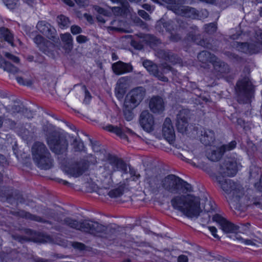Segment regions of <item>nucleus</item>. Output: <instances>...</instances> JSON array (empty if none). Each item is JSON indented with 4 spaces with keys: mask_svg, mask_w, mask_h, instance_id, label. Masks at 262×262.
<instances>
[{
    "mask_svg": "<svg viewBox=\"0 0 262 262\" xmlns=\"http://www.w3.org/2000/svg\"><path fill=\"white\" fill-rule=\"evenodd\" d=\"M171 204L173 208L190 218L198 217L201 212L200 199L191 194L176 196Z\"/></svg>",
    "mask_w": 262,
    "mask_h": 262,
    "instance_id": "1",
    "label": "nucleus"
},
{
    "mask_svg": "<svg viewBox=\"0 0 262 262\" xmlns=\"http://www.w3.org/2000/svg\"><path fill=\"white\" fill-rule=\"evenodd\" d=\"M224 177L217 176L216 181L225 192L232 195L230 203L231 207L235 209V214L238 215L241 211L244 210L243 206L239 203L240 199L243 195V191L240 190V187L237 183L231 180L225 179Z\"/></svg>",
    "mask_w": 262,
    "mask_h": 262,
    "instance_id": "2",
    "label": "nucleus"
},
{
    "mask_svg": "<svg viewBox=\"0 0 262 262\" xmlns=\"http://www.w3.org/2000/svg\"><path fill=\"white\" fill-rule=\"evenodd\" d=\"M33 160L40 169L48 170L53 166V159L47 146L42 142H36L32 147Z\"/></svg>",
    "mask_w": 262,
    "mask_h": 262,
    "instance_id": "3",
    "label": "nucleus"
},
{
    "mask_svg": "<svg viewBox=\"0 0 262 262\" xmlns=\"http://www.w3.org/2000/svg\"><path fill=\"white\" fill-rule=\"evenodd\" d=\"M162 187L169 192L186 193L193 191L191 184L174 174H169L163 179Z\"/></svg>",
    "mask_w": 262,
    "mask_h": 262,
    "instance_id": "4",
    "label": "nucleus"
},
{
    "mask_svg": "<svg viewBox=\"0 0 262 262\" xmlns=\"http://www.w3.org/2000/svg\"><path fill=\"white\" fill-rule=\"evenodd\" d=\"M235 90L239 103H247L250 101L253 93V90L248 76H245L237 82Z\"/></svg>",
    "mask_w": 262,
    "mask_h": 262,
    "instance_id": "5",
    "label": "nucleus"
},
{
    "mask_svg": "<svg viewBox=\"0 0 262 262\" xmlns=\"http://www.w3.org/2000/svg\"><path fill=\"white\" fill-rule=\"evenodd\" d=\"M142 64L150 75H153L158 80L163 82L168 81V78L164 76V74L170 71L172 68L167 63L161 64V66H158L152 61L146 59L143 61Z\"/></svg>",
    "mask_w": 262,
    "mask_h": 262,
    "instance_id": "6",
    "label": "nucleus"
},
{
    "mask_svg": "<svg viewBox=\"0 0 262 262\" xmlns=\"http://www.w3.org/2000/svg\"><path fill=\"white\" fill-rule=\"evenodd\" d=\"M145 89L142 86L134 88L126 96L124 106L130 108L137 107L145 95Z\"/></svg>",
    "mask_w": 262,
    "mask_h": 262,
    "instance_id": "7",
    "label": "nucleus"
},
{
    "mask_svg": "<svg viewBox=\"0 0 262 262\" xmlns=\"http://www.w3.org/2000/svg\"><path fill=\"white\" fill-rule=\"evenodd\" d=\"M104 169L110 176L117 170L122 171L124 173L127 172L126 163L122 159L112 155L108 156L107 162L104 165Z\"/></svg>",
    "mask_w": 262,
    "mask_h": 262,
    "instance_id": "8",
    "label": "nucleus"
},
{
    "mask_svg": "<svg viewBox=\"0 0 262 262\" xmlns=\"http://www.w3.org/2000/svg\"><path fill=\"white\" fill-rule=\"evenodd\" d=\"M236 144V141L233 140L228 144H223L220 147L211 148L207 151V157L211 161H218L225 152L234 149Z\"/></svg>",
    "mask_w": 262,
    "mask_h": 262,
    "instance_id": "9",
    "label": "nucleus"
},
{
    "mask_svg": "<svg viewBox=\"0 0 262 262\" xmlns=\"http://www.w3.org/2000/svg\"><path fill=\"white\" fill-rule=\"evenodd\" d=\"M146 174L149 189L154 193L158 192L162 187V176L156 172V168L147 169Z\"/></svg>",
    "mask_w": 262,
    "mask_h": 262,
    "instance_id": "10",
    "label": "nucleus"
},
{
    "mask_svg": "<svg viewBox=\"0 0 262 262\" xmlns=\"http://www.w3.org/2000/svg\"><path fill=\"white\" fill-rule=\"evenodd\" d=\"M80 226L79 230L94 235L105 232L108 229L107 227L91 220L81 221Z\"/></svg>",
    "mask_w": 262,
    "mask_h": 262,
    "instance_id": "11",
    "label": "nucleus"
},
{
    "mask_svg": "<svg viewBox=\"0 0 262 262\" xmlns=\"http://www.w3.org/2000/svg\"><path fill=\"white\" fill-rule=\"evenodd\" d=\"M237 170V159L234 157H227L220 165L219 172L222 177H233L236 174Z\"/></svg>",
    "mask_w": 262,
    "mask_h": 262,
    "instance_id": "12",
    "label": "nucleus"
},
{
    "mask_svg": "<svg viewBox=\"0 0 262 262\" xmlns=\"http://www.w3.org/2000/svg\"><path fill=\"white\" fill-rule=\"evenodd\" d=\"M89 167V161L82 159L72 162L68 167L67 171L71 176L77 178L87 171Z\"/></svg>",
    "mask_w": 262,
    "mask_h": 262,
    "instance_id": "13",
    "label": "nucleus"
},
{
    "mask_svg": "<svg viewBox=\"0 0 262 262\" xmlns=\"http://www.w3.org/2000/svg\"><path fill=\"white\" fill-rule=\"evenodd\" d=\"M34 43L39 50L49 57H54L55 45L38 34L33 38Z\"/></svg>",
    "mask_w": 262,
    "mask_h": 262,
    "instance_id": "14",
    "label": "nucleus"
},
{
    "mask_svg": "<svg viewBox=\"0 0 262 262\" xmlns=\"http://www.w3.org/2000/svg\"><path fill=\"white\" fill-rule=\"evenodd\" d=\"M48 144L51 150L57 155H62L66 152L68 143L63 138H52L48 140Z\"/></svg>",
    "mask_w": 262,
    "mask_h": 262,
    "instance_id": "15",
    "label": "nucleus"
},
{
    "mask_svg": "<svg viewBox=\"0 0 262 262\" xmlns=\"http://www.w3.org/2000/svg\"><path fill=\"white\" fill-rule=\"evenodd\" d=\"M190 117V111L188 109H182L177 115L176 125L179 132L186 133L188 126V119Z\"/></svg>",
    "mask_w": 262,
    "mask_h": 262,
    "instance_id": "16",
    "label": "nucleus"
},
{
    "mask_svg": "<svg viewBox=\"0 0 262 262\" xmlns=\"http://www.w3.org/2000/svg\"><path fill=\"white\" fill-rule=\"evenodd\" d=\"M193 129L196 132L198 137L204 145H211L214 143L215 137L214 132L209 129L203 128L200 127H194Z\"/></svg>",
    "mask_w": 262,
    "mask_h": 262,
    "instance_id": "17",
    "label": "nucleus"
},
{
    "mask_svg": "<svg viewBox=\"0 0 262 262\" xmlns=\"http://www.w3.org/2000/svg\"><path fill=\"white\" fill-rule=\"evenodd\" d=\"M249 180L253 184L255 188L262 192V174L260 169L255 165H252L249 169Z\"/></svg>",
    "mask_w": 262,
    "mask_h": 262,
    "instance_id": "18",
    "label": "nucleus"
},
{
    "mask_svg": "<svg viewBox=\"0 0 262 262\" xmlns=\"http://www.w3.org/2000/svg\"><path fill=\"white\" fill-rule=\"evenodd\" d=\"M212 220L217 223L222 230L226 233H235L238 230V226L227 221L219 214L214 215Z\"/></svg>",
    "mask_w": 262,
    "mask_h": 262,
    "instance_id": "19",
    "label": "nucleus"
},
{
    "mask_svg": "<svg viewBox=\"0 0 262 262\" xmlns=\"http://www.w3.org/2000/svg\"><path fill=\"white\" fill-rule=\"evenodd\" d=\"M36 28L40 33L49 39L54 41H56V40L58 39L56 36V30L48 23L45 21H40L37 23Z\"/></svg>",
    "mask_w": 262,
    "mask_h": 262,
    "instance_id": "20",
    "label": "nucleus"
},
{
    "mask_svg": "<svg viewBox=\"0 0 262 262\" xmlns=\"http://www.w3.org/2000/svg\"><path fill=\"white\" fill-rule=\"evenodd\" d=\"M139 121L144 130L147 132L154 130V118L148 111L145 110L142 112L140 116Z\"/></svg>",
    "mask_w": 262,
    "mask_h": 262,
    "instance_id": "21",
    "label": "nucleus"
},
{
    "mask_svg": "<svg viewBox=\"0 0 262 262\" xmlns=\"http://www.w3.org/2000/svg\"><path fill=\"white\" fill-rule=\"evenodd\" d=\"M105 129L108 130L109 132L116 134L121 138L127 140H128V137L126 134H128L132 136L139 137L132 130L126 127H119L117 126L109 125L105 127Z\"/></svg>",
    "mask_w": 262,
    "mask_h": 262,
    "instance_id": "22",
    "label": "nucleus"
},
{
    "mask_svg": "<svg viewBox=\"0 0 262 262\" xmlns=\"http://www.w3.org/2000/svg\"><path fill=\"white\" fill-rule=\"evenodd\" d=\"M157 56L168 61L172 64L180 63L181 58L179 56L169 50H159L156 53Z\"/></svg>",
    "mask_w": 262,
    "mask_h": 262,
    "instance_id": "23",
    "label": "nucleus"
},
{
    "mask_svg": "<svg viewBox=\"0 0 262 262\" xmlns=\"http://www.w3.org/2000/svg\"><path fill=\"white\" fill-rule=\"evenodd\" d=\"M162 133L164 137L168 141H172L175 138V132L170 118H166L163 124Z\"/></svg>",
    "mask_w": 262,
    "mask_h": 262,
    "instance_id": "24",
    "label": "nucleus"
},
{
    "mask_svg": "<svg viewBox=\"0 0 262 262\" xmlns=\"http://www.w3.org/2000/svg\"><path fill=\"white\" fill-rule=\"evenodd\" d=\"M112 68L113 72L118 75L129 73L133 70V67L130 63H125L121 61L114 63Z\"/></svg>",
    "mask_w": 262,
    "mask_h": 262,
    "instance_id": "25",
    "label": "nucleus"
},
{
    "mask_svg": "<svg viewBox=\"0 0 262 262\" xmlns=\"http://www.w3.org/2000/svg\"><path fill=\"white\" fill-rule=\"evenodd\" d=\"M149 106L154 113H162L164 110L163 98L159 96H153L149 101Z\"/></svg>",
    "mask_w": 262,
    "mask_h": 262,
    "instance_id": "26",
    "label": "nucleus"
},
{
    "mask_svg": "<svg viewBox=\"0 0 262 262\" xmlns=\"http://www.w3.org/2000/svg\"><path fill=\"white\" fill-rule=\"evenodd\" d=\"M192 39L198 45L210 49L213 51L217 50L216 47L213 46L207 39L202 38L200 35H193Z\"/></svg>",
    "mask_w": 262,
    "mask_h": 262,
    "instance_id": "27",
    "label": "nucleus"
},
{
    "mask_svg": "<svg viewBox=\"0 0 262 262\" xmlns=\"http://www.w3.org/2000/svg\"><path fill=\"white\" fill-rule=\"evenodd\" d=\"M212 64L214 70L217 72L221 74H226L229 72L228 65L217 58L213 61Z\"/></svg>",
    "mask_w": 262,
    "mask_h": 262,
    "instance_id": "28",
    "label": "nucleus"
},
{
    "mask_svg": "<svg viewBox=\"0 0 262 262\" xmlns=\"http://www.w3.org/2000/svg\"><path fill=\"white\" fill-rule=\"evenodd\" d=\"M0 39L14 46L13 35L8 29L5 27L0 28Z\"/></svg>",
    "mask_w": 262,
    "mask_h": 262,
    "instance_id": "29",
    "label": "nucleus"
},
{
    "mask_svg": "<svg viewBox=\"0 0 262 262\" xmlns=\"http://www.w3.org/2000/svg\"><path fill=\"white\" fill-rule=\"evenodd\" d=\"M198 58L202 63H212L214 60L216 59V57L208 51H203L198 54Z\"/></svg>",
    "mask_w": 262,
    "mask_h": 262,
    "instance_id": "30",
    "label": "nucleus"
},
{
    "mask_svg": "<svg viewBox=\"0 0 262 262\" xmlns=\"http://www.w3.org/2000/svg\"><path fill=\"white\" fill-rule=\"evenodd\" d=\"M18 215L23 218H25L26 219H29L32 221H34L41 223H47L49 224H51V222L43 219L41 217L32 214L29 212H26L24 210H21L17 213Z\"/></svg>",
    "mask_w": 262,
    "mask_h": 262,
    "instance_id": "31",
    "label": "nucleus"
},
{
    "mask_svg": "<svg viewBox=\"0 0 262 262\" xmlns=\"http://www.w3.org/2000/svg\"><path fill=\"white\" fill-rule=\"evenodd\" d=\"M181 11L182 15L186 17L195 18L198 16L196 10L189 6H183Z\"/></svg>",
    "mask_w": 262,
    "mask_h": 262,
    "instance_id": "32",
    "label": "nucleus"
},
{
    "mask_svg": "<svg viewBox=\"0 0 262 262\" xmlns=\"http://www.w3.org/2000/svg\"><path fill=\"white\" fill-rule=\"evenodd\" d=\"M0 68L12 74H15L18 72L17 67L12 64L10 62L6 61V60L3 58H0Z\"/></svg>",
    "mask_w": 262,
    "mask_h": 262,
    "instance_id": "33",
    "label": "nucleus"
},
{
    "mask_svg": "<svg viewBox=\"0 0 262 262\" xmlns=\"http://www.w3.org/2000/svg\"><path fill=\"white\" fill-rule=\"evenodd\" d=\"M61 39L64 43L65 50L70 51L73 47V37L69 33L61 35Z\"/></svg>",
    "mask_w": 262,
    "mask_h": 262,
    "instance_id": "34",
    "label": "nucleus"
},
{
    "mask_svg": "<svg viewBox=\"0 0 262 262\" xmlns=\"http://www.w3.org/2000/svg\"><path fill=\"white\" fill-rule=\"evenodd\" d=\"M249 54L257 53L262 50V32L260 35V39L258 41L249 43Z\"/></svg>",
    "mask_w": 262,
    "mask_h": 262,
    "instance_id": "35",
    "label": "nucleus"
},
{
    "mask_svg": "<svg viewBox=\"0 0 262 262\" xmlns=\"http://www.w3.org/2000/svg\"><path fill=\"white\" fill-rule=\"evenodd\" d=\"M62 224L76 230H79L80 227V221L78 222L69 217H66L62 221Z\"/></svg>",
    "mask_w": 262,
    "mask_h": 262,
    "instance_id": "36",
    "label": "nucleus"
},
{
    "mask_svg": "<svg viewBox=\"0 0 262 262\" xmlns=\"http://www.w3.org/2000/svg\"><path fill=\"white\" fill-rule=\"evenodd\" d=\"M145 40L151 48H154L161 43L160 39L150 34L147 35L145 37Z\"/></svg>",
    "mask_w": 262,
    "mask_h": 262,
    "instance_id": "37",
    "label": "nucleus"
},
{
    "mask_svg": "<svg viewBox=\"0 0 262 262\" xmlns=\"http://www.w3.org/2000/svg\"><path fill=\"white\" fill-rule=\"evenodd\" d=\"M5 108L7 112H11V113L20 112L25 113L28 111L27 108H25L22 104L13 105L11 108L9 106H7Z\"/></svg>",
    "mask_w": 262,
    "mask_h": 262,
    "instance_id": "38",
    "label": "nucleus"
},
{
    "mask_svg": "<svg viewBox=\"0 0 262 262\" xmlns=\"http://www.w3.org/2000/svg\"><path fill=\"white\" fill-rule=\"evenodd\" d=\"M234 46L240 52L249 54V43L236 42Z\"/></svg>",
    "mask_w": 262,
    "mask_h": 262,
    "instance_id": "39",
    "label": "nucleus"
},
{
    "mask_svg": "<svg viewBox=\"0 0 262 262\" xmlns=\"http://www.w3.org/2000/svg\"><path fill=\"white\" fill-rule=\"evenodd\" d=\"M6 6L10 10L17 9L20 6L19 0H3Z\"/></svg>",
    "mask_w": 262,
    "mask_h": 262,
    "instance_id": "40",
    "label": "nucleus"
},
{
    "mask_svg": "<svg viewBox=\"0 0 262 262\" xmlns=\"http://www.w3.org/2000/svg\"><path fill=\"white\" fill-rule=\"evenodd\" d=\"M0 196H6V201L10 204H15V197L12 195V191L10 193H7L6 190H0Z\"/></svg>",
    "mask_w": 262,
    "mask_h": 262,
    "instance_id": "41",
    "label": "nucleus"
},
{
    "mask_svg": "<svg viewBox=\"0 0 262 262\" xmlns=\"http://www.w3.org/2000/svg\"><path fill=\"white\" fill-rule=\"evenodd\" d=\"M124 192V188L120 186L116 189L110 190L108 192V195L111 198H118L122 195Z\"/></svg>",
    "mask_w": 262,
    "mask_h": 262,
    "instance_id": "42",
    "label": "nucleus"
},
{
    "mask_svg": "<svg viewBox=\"0 0 262 262\" xmlns=\"http://www.w3.org/2000/svg\"><path fill=\"white\" fill-rule=\"evenodd\" d=\"M205 32L212 34L216 31L217 24L216 23H211L204 25Z\"/></svg>",
    "mask_w": 262,
    "mask_h": 262,
    "instance_id": "43",
    "label": "nucleus"
},
{
    "mask_svg": "<svg viewBox=\"0 0 262 262\" xmlns=\"http://www.w3.org/2000/svg\"><path fill=\"white\" fill-rule=\"evenodd\" d=\"M57 21L61 28L68 27L69 25V19L68 17L61 15L57 17Z\"/></svg>",
    "mask_w": 262,
    "mask_h": 262,
    "instance_id": "44",
    "label": "nucleus"
},
{
    "mask_svg": "<svg viewBox=\"0 0 262 262\" xmlns=\"http://www.w3.org/2000/svg\"><path fill=\"white\" fill-rule=\"evenodd\" d=\"M12 195H14L15 200V203L19 202L20 203H24L25 200L22 194L18 190H12Z\"/></svg>",
    "mask_w": 262,
    "mask_h": 262,
    "instance_id": "45",
    "label": "nucleus"
},
{
    "mask_svg": "<svg viewBox=\"0 0 262 262\" xmlns=\"http://www.w3.org/2000/svg\"><path fill=\"white\" fill-rule=\"evenodd\" d=\"M206 205L205 206L204 210L206 211L207 212L203 213L201 218L202 223H208L210 221V215L209 214V212L210 211V210H213L212 206H211L210 208H206Z\"/></svg>",
    "mask_w": 262,
    "mask_h": 262,
    "instance_id": "46",
    "label": "nucleus"
},
{
    "mask_svg": "<svg viewBox=\"0 0 262 262\" xmlns=\"http://www.w3.org/2000/svg\"><path fill=\"white\" fill-rule=\"evenodd\" d=\"M165 30L171 33L174 29V22L172 20H166L164 18Z\"/></svg>",
    "mask_w": 262,
    "mask_h": 262,
    "instance_id": "47",
    "label": "nucleus"
},
{
    "mask_svg": "<svg viewBox=\"0 0 262 262\" xmlns=\"http://www.w3.org/2000/svg\"><path fill=\"white\" fill-rule=\"evenodd\" d=\"M72 145L75 150L77 151H81L84 147L83 143L80 139H75L73 140Z\"/></svg>",
    "mask_w": 262,
    "mask_h": 262,
    "instance_id": "48",
    "label": "nucleus"
},
{
    "mask_svg": "<svg viewBox=\"0 0 262 262\" xmlns=\"http://www.w3.org/2000/svg\"><path fill=\"white\" fill-rule=\"evenodd\" d=\"M155 28L156 30L160 33H162L164 32L165 29V25L163 18H162L159 20L157 21Z\"/></svg>",
    "mask_w": 262,
    "mask_h": 262,
    "instance_id": "49",
    "label": "nucleus"
},
{
    "mask_svg": "<svg viewBox=\"0 0 262 262\" xmlns=\"http://www.w3.org/2000/svg\"><path fill=\"white\" fill-rule=\"evenodd\" d=\"M125 107V109L124 110V115L125 117V118L127 121H130L132 120L134 118V114L132 111V110L133 108H130Z\"/></svg>",
    "mask_w": 262,
    "mask_h": 262,
    "instance_id": "50",
    "label": "nucleus"
},
{
    "mask_svg": "<svg viewBox=\"0 0 262 262\" xmlns=\"http://www.w3.org/2000/svg\"><path fill=\"white\" fill-rule=\"evenodd\" d=\"M16 79L19 83L23 85H31L32 84V81L31 79H25L21 76H16Z\"/></svg>",
    "mask_w": 262,
    "mask_h": 262,
    "instance_id": "51",
    "label": "nucleus"
},
{
    "mask_svg": "<svg viewBox=\"0 0 262 262\" xmlns=\"http://www.w3.org/2000/svg\"><path fill=\"white\" fill-rule=\"evenodd\" d=\"M134 23L137 26L140 27L142 29H146L147 28V24L141 20L139 17H135L134 19Z\"/></svg>",
    "mask_w": 262,
    "mask_h": 262,
    "instance_id": "52",
    "label": "nucleus"
},
{
    "mask_svg": "<svg viewBox=\"0 0 262 262\" xmlns=\"http://www.w3.org/2000/svg\"><path fill=\"white\" fill-rule=\"evenodd\" d=\"M71 33L74 35H76L82 33V29L78 26L73 25L71 27Z\"/></svg>",
    "mask_w": 262,
    "mask_h": 262,
    "instance_id": "53",
    "label": "nucleus"
},
{
    "mask_svg": "<svg viewBox=\"0 0 262 262\" xmlns=\"http://www.w3.org/2000/svg\"><path fill=\"white\" fill-rule=\"evenodd\" d=\"M130 45L135 49L137 50H140L143 48V45L140 41L137 40H132Z\"/></svg>",
    "mask_w": 262,
    "mask_h": 262,
    "instance_id": "54",
    "label": "nucleus"
},
{
    "mask_svg": "<svg viewBox=\"0 0 262 262\" xmlns=\"http://www.w3.org/2000/svg\"><path fill=\"white\" fill-rule=\"evenodd\" d=\"M95 10L99 14V15L102 14L105 16H107L110 14V13L107 10L99 6H96L95 7Z\"/></svg>",
    "mask_w": 262,
    "mask_h": 262,
    "instance_id": "55",
    "label": "nucleus"
},
{
    "mask_svg": "<svg viewBox=\"0 0 262 262\" xmlns=\"http://www.w3.org/2000/svg\"><path fill=\"white\" fill-rule=\"evenodd\" d=\"M118 5L120 6L124 12L127 11L129 7L128 2L126 0H121Z\"/></svg>",
    "mask_w": 262,
    "mask_h": 262,
    "instance_id": "56",
    "label": "nucleus"
},
{
    "mask_svg": "<svg viewBox=\"0 0 262 262\" xmlns=\"http://www.w3.org/2000/svg\"><path fill=\"white\" fill-rule=\"evenodd\" d=\"M138 15L146 20H150V17L149 14L143 10H139L138 12Z\"/></svg>",
    "mask_w": 262,
    "mask_h": 262,
    "instance_id": "57",
    "label": "nucleus"
},
{
    "mask_svg": "<svg viewBox=\"0 0 262 262\" xmlns=\"http://www.w3.org/2000/svg\"><path fill=\"white\" fill-rule=\"evenodd\" d=\"M5 55L7 58L11 60L14 63H18L19 61V59L18 57L9 53L6 52L5 53Z\"/></svg>",
    "mask_w": 262,
    "mask_h": 262,
    "instance_id": "58",
    "label": "nucleus"
},
{
    "mask_svg": "<svg viewBox=\"0 0 262 262\" xmlns=\"http://www.w3.org/2000/svg\"><path fill=\"white\" fill-rule=\"evenodd\" d=\"M89 40V39L88 38L87 36L82 35H79L77 36L76 37V41L79 43H85L86 42L88 41Z\"/></svg>",
    "mask_w": 262,
    "mask_h": 262,
    "instance_id": "59",
    "label": "nucleus"
},
{
    "mask_svg": "<svg viewBox=\"0 0 262 262\" xmlns=\"http://www.w3.org/2000/svg\"><path fill=\"white\" fill-rule=\"evenodd\" d=\"M234 236L236 238V239L241 241L242 243H243L246 245H250L253 244V242L250 239H245L241 236H237V235H235Z\"/></svg>",
    "mask_w": 262,
    "mask_h": 262,
    "instance_id": "60",
    "label": "nucleus"
},
{
    "mask_svg": "<svg viewBox=\"0 0 262 262\" xmlns=\"http://www.w3.org/2000/svg\"><path fill=\"white\" fill-rule=\"evenodd\" d=\"M253 204L262 209V200L259 198H253Z\"/></svg>",
    "mask_w": 262,
    "mask_h": 262,
    "instance_id": "61",
    "label": "nucleus"
},
{
    "mask_svg": "<svg viewBox=\"0 0 262 262\" xmlns=\"http://www.w3.org/2000/svg\"><path fill=\"white\" fill-rule=\"evenodd\" d=\"M124 94V91L122 89L118 88L116 91V95L119 99H122Z\"/></svg>",
    "mask_w": 262,
    "mask_h": 262,
    "instance_id": "62",
    "label": "nucleus"
},
{
    "mask_svg": "<svg viewBox=\"0 0 262 262\" xmlns=\"http://www.w3.org/2000/svg\"><path fill=\"white\" fill-rule=\"evenodd\" d=\"M162 1L171 5H179L183 3L184 0H162Z\"/></svg>",
    "mask_w": 262,
    "mask_h": 262,
    "instance_id": "63",
    "label": "nucleus"
},
{
    "mask_svg": "<svg viewBox=\"0 0 262 262\" xmlns=\"http://www.w3.org/2000/svg\"><path fill=\"white\" fill-rule=\"evenodd\" d=\"M90 141L92 146L93 149L96 151H98L100 149H99V142L95 141H93L90 138Z\"/></svg>",
    "mask_w": 262,
    "mask_h": 262,
    "instance_id": "64",
    "label": "nucleus"
}]
</instances>
